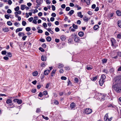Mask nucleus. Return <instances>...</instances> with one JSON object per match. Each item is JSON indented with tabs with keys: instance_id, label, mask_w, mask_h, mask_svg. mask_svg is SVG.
Segmentation results:
<instances>
[{
	"instance_id": "f257e3e1",
	"label": "nucleus",
	"mask_w": 121,
	"mask_h": 121,
	"mask_svg": "<svg viewBox=\"0 0 121 121\" xmlns=\"http://www.w3.org/2000/svg\"><path fill=\"white\" fill-rule=\"evenodd\" d=\"M115 83L112 86V89L115 90L117 93H119L121 91V76L115 77L113 80Z\"/></svg>"
},
{
	"instance_id": "f03ea898",
	"label": "nucleus",
	"mask_w": 121,
	"mask_h": 121,
	"mask_svg": "<svg viewBox=\"0 0 121 121\" xmlns=\"http://www.w3.org/2000/svg\"><path fill=\"white\" fill-rule=\"evenodd\" d=\"M112 117H111L110 118H108V113H106L104 117V120L106 121H110L112 120Z\"/></svg>"
},
{
	"instance_id": "7ed1b4c3",
	"label": "nucleus",
	"mask_w": 121,
	"mask_h": 121,
	"mask_svg": "<svg viewBox=\"0 0 121 121\" xmlns=\"http://www.w3.org/2000/svg\"><path fill=\"white\" fill-rule=\"evenodd\" d=\"M92 112V109L89 108L86 109L84 111L85 113L87 114H90Z\"/></svg>"
},
{
	"instance_id": "20e7f679",
	"label": "nucleus",
	"mask_w": 121,
	"mask_h": 121,
	"mask_svg": "<svg viewBox=\"0 0 121 121\" xmlns=\"http://www.w3.org/2000/svg\"><path fill=\"white\" fill-rule=\"evenodd\" d=\"M98 94L99 96V99H101V100L102 101H104L105 98V96H104L103 94H102L101 93H98Z\"/></svg>"
},
{
	"instance_id": "39448f33",
	"label": "nucleus",
	"mask_w": 121,
	"mask_h": 121,
	"mask_svg": "<svg viewBox=\"0 0 121 121\" xmlns=\"http://www.w3.org/2000/svg\"><path fill=\"white\" fill-rule=\"evenodd\" d=\"M108 107L110 108H115L116 107V106L112 104H109L108 106Z\"/></svg>"
},
{
	"instance_id": "423d86ee",
	"label": "nucleus",
	"mask_w": 121,
	"mask_h": 121,
	"mask_svg": "<svg viewBox=\"0 0 121 121\" xmlns=\"http://www.w3.org/2000/svg\"><path fill=\"white\" fill-rule=\"evenodd\" d=\"M105 81H104L103 80H101L100 79L99 81V84L101 86H102L103 85H104V83Z\"/></svg>"
},
{
	"instance_id": "0eeeda50",
	"label": "nucleus",
	"mask_w": 121,
	"mask_h": 121,
	"mask_svg": "<svg viewBox=\"0 0 121 121\" xmlns=\"http://www.w3.org/2000/svg\"><path fill=\"white\" fill-rule=\"evenodd\" d=\"M57 65H58V67L59 69H60L63 67L64 66L63 64L61 63H58Z\"/></svg>"
},
{
	"instance_id": "6e6552de",
	"label": "nucleus",
	"mask_w": 121,
	"mask_h": 121,
	"mask_svg": "<svg viewBox=\"0 0 121 121\" xmlns=\"http://www.w3.org/2000/svg\"><path fill=\"white\" fill-rule=\"evenodd\" d=\"M75 104L74 102H72L70 104V107L72 109L74 108L75 107Z\"/></svg>"
},
{
	"instance_id": "1a4fd4ad",
	"label": "nucleus",
	"mask_w": 121,
	"mask_h": 121,
	"mask_svg": "<svg viewBox=\"0 0 121 121\" xmlns=\"http://www.w3.org/2000/svg\"><path fill=\"white\" fill-rule=\"evenodd\" d=\"M80 39L79 37L77 36L74 38V40L76 42H78L79 41Z\"/></svg>"
},
{
	"instance_id": "9d476101",
	"label": "nucleus",
	"mask_w": 121,
	"mask_h": 121,
	"mask_svg": "<svg viewBox=\"0 0 121 121\" xmlns=\"http://www.w3.org/2000/svg\"><path fill=\"white\" fill-rule=\"evenodd\" d=\"M82 1L86 3L87 5H89L90 3V1L89 0H82Z\"/></svg>"
},
{
	"instance_id": "9b49d317",
	"label": "nucleus",
	"mask_w": 121,
	"mask_h": 121,
	"mask_svg": "<svg viewBox=\"0 0 121 121\" xmlns=\"http://www.w3.org/2000/svg\"><path fill=\"white\" fill-rule=\"evenodd\" d=\"M2 30L3 31H4V32H7L9 30V29L7 27L5 28H2Z\"/></svg>"
},
{
	"instance_id": "f8f14e48",
	"label": "nucleus",
	"mask_w": 121,
	"mask_h": 121,
	"mask_svg": "<svg viewBox=\"0 0 121 121\" xmlns=\"http://www.w3.org/2000/svg\"><path fill=\"white\" fill-rule=\"evenodd\" d=\"M77 14L78 16L81 18H82L83 17V15L82 14V12H78Z\"/></svg>"
},
{
	"instance_id": "ddd939ff",
	"label": "nucleus",
	"mask_w": 121,
	"mask_h": 121,
	"mask_svg": "<svg viewBox=\"0 0 121 121\" xmlns=\"http://www.w3.org/2000/svg\"><path fill=\"white\" fill-rule=\"evenodd\" d=\"M106 78V76L104 74H102V75L101 76V77L100 80H103L105 81L104 80Z\"/></svg>"
},
{
	"instance_id": "4468645a",
	"label": "nucleus",
	"mask_w": 121,
	"mask_h": 121,
	"mask_svg": "<svg viewBox=\"0 0 121 121\" xmlns=\"http://www.w3.org/2000/svg\"><path fill=\"white\" fill-rule=\"evenodd\" d=\"M50 71L48 69L44 71V74L45 75H47L49 72Z\"/></svg>"
},
{
	"instance_id": "2eb2a0df",
	"label": "nucleus",
	"mask_w": 121,
	"mask_h": 121,
	"mask_svg": "<svg viewBox=\"0 0 121 121\" xmlns=\"http://www.w3.org/2000/svg\"><path fill=\"white\" fill-rule=\"evenodd\" d=\"M36 2L37 3L42 4L43 2V0H36Z\"/></svg>"
},
{
	"instance_id": "dca6fc26",
	"label": "nucleus",
	"mask_w": 121,
	"mask_h": 121,
	"mask_svg": "<svg viewBox=\"0 0 121 121\" xmlns=\"http://www.w3.org/2000/svg\"><path fill=\"white\" fill-rule=\"evenodd\" d=\"M84 34V33L82 31L79 32L78 33V35L80 37L82 36Z\"/></svg>"
},
{
	"instance_id": "f3484780",
	"label": "nucleus",
	"mask_w": 121,
	"mask_h": 121,
	"mask_svg": "<svg viewBox=\"0 0 121 121\" xmlns=\"http://www.w3.org/2000/svg\"><path fill=\"white\" fill-rule=\"evenodd\" d=\"M74 12V11L73 10H71L68 13V14L70 16H71L73 13Z\"/></svg>"
},
{
	"instance_id": "a211bd4d",
	"label": "nucleus",
	"mask_w": 121,
	"mask_h": 121,
	"mask_svg": "<svg viewBox=\"0 0 121 121\" xmlns=\"http://www.w3.org/2000/svg\"><path fill=\"white\" fill-rule=\"evenodd\" d=\"M23 30V28H18L16 30V33L19 31H22Z\"/></svg>"
},
{
	"instance_id": "6ab92c4d",
	"label": "nucleus",
	"mask_w": 121,
	"mask_h": 121,
	"mask_svg": "<svg viewBox=\"0 0 121 121\" xmlns=\"http://www.w3.org/2000/svg\"><path fill=\"white\" fill-rule=\"evenodd\" d=\"M12 102V100L10 99H7L6 101V103L7 104H9L11 103Z\"/></svg>"
},
{
	"instance_id": "aec40b11",
	"label": "nucleus",
	"mask_w": 121,
	"mask_h": 121,
	"mask_svg": "<svg viewBox=\"0 0 121 121\" xmlns=\"http://www.w3.org/2000/svg\"><path fill=\"white\" fill-rule=\"evenodd\" d=\"M60 39L62 41H65L66 39L65 36L64 35H62L60 37Z\"/></svg>"
},
{
	"instance_id": "412c9836",
	"label": "nucleus",
	"mask_w": 121,
	"mask_h": 121,
	"mask_svg": "<svg viewBox=\"0 0 121 121\" xmlns=\"http://www.w3.org/2000/svg\"><path fill=\"white\" fill-rule=\"evenodd\" d=\"M77 36V35L75 33H74L71 35L70 37L73 39Z\"/></svg>"
},
{
	"instance_id": "4be33fe9",
	"label": "nucleus",
	"mask_w": 121,
	"mask_h": 121,
	"mask_svg": "<svg viewBox=\"0 0 121 121\" xmlns=\"http://www.w3.org/2000/svg\"><path fill=\"white\" fill-rule=\"evenodd\" d=\"M73 39L70 37L68 40V43H72L73 42Z\"/></svg>"
},
{
	"instance_id": "5701e85b",
	"label": "nucleus",
	"mask_w": 121,
	"mask_h": 121,
	"mask_svg": "<svg viewBox=\"0 0 121 121\" xmlns=\"http://www.w3.org/2000/svg\"><path fill=\"white\" fill-rule=\"evenodd\" d=\"M116 13L118 16H121V12L119 10H117L116 12Z\"/></svg>"
},
{
	"instance_id": "b1692460",
	"label": "nucleus",
	"mask_w": 121,
	"mask_h": 121,
	"mask_svg": "<svg viewBox=\"0 0 121 121\" xmlns=\"http://www.w3.org/2000/svg\"><path fill=\"white\" fill-rule=\"evenodd\" d=\"M41 60L43 61H45L46 60V57L42 55L41 57Z\"/></svg>"
},
{
	"instance_id": "393cba45",
	"label": "nucleus",
	"mask_w": 121,
	"mask_h": 121,
	"mask_svg": "<svg viewBox=\"0 0 121 121\" xmlns=\"http://www.w3.org/2000/svg\"><path fill=\"white\" fill-rule=\"evenodd\" d=\"M99 27V25H95L93 27V29L95 30H97Z\"/></svg>"
},
{
	"instance_id": "a878e982",
	"label": "nucleus",
	"mask_w": 121,
	"mask_h": 121,
	"mask_svg": "<svg viewBox=\"0 0 121 121\" xmlns=\"http://www.w3.org/2000/svg\"><path fill=\"white\" fill-rule=\"evenodd\" d=\"M18 35L19 36L21 37L22 36H24L25 35V34L23 32H19L18 33Z\"/></svg>"
},
{
	"instance_id": "bb28decb",
	"label": "nucleus",
	"mask_w": 121,
	"mask_h": 121,
	"mask_svg": "<svg viewBox=\"0 0 121 121\" xmlns=\"http://www.w3.org/2000/svg\"><path fill=\"white\" fill-rule=\"evenodd\" d=\"M111 40V41L112 46H113V45H114L115 43V41H116L115 39H113L112 40Z\"/></svg>"
},
{
	"instance_id": "cd10ccee",
	"label": "nucleus",
	"mask_w": 121,
	"mask_h": 121,
	"mask_svg": "<svg viewBox=\"0 0 121 121\" xmlns=\"http://www.w3.org/2000/svg\"><path fill=\"white\" fill-rule=\"evenodd\" d=\"M46 40L48 42L50 41L52 39L51 38L50 36H48L46 38Z\"/></svg>"
},
{
	"instance_id": "c85d7f7f",
	"label": "nucleus",
	"mask_w": 121,
	"mask_h": 121,
	"mask_svg": "<svg viewBox=\"0 0 121 121\" xmlns=\"http://www.w3.org/2000/svg\"><path fill=\"white\" fill-rule=\"evenodd\" d=\"M38 74L37 71H35L33 73V76H37Z\"/></svg>"
},
{
	"instance_id": "c756f323",
	"label": "nucleus",
	"mask_w": 121,
	"mask_h": 121,
	"mask_svg": "<svg viewBox=\"0 0 121 121\" xmlns=\"http://www.w3.org/2000/svg\"><path fill=\"white\" fill-rule=\"evenodd\" d=\"M117 23L118 26L120 28H121V20L118 21Z\"/></svg>"
},
{
	"instance_id": "7c9ffc66",
	"label": "nucleus",
	"mask_w": 121,
	"mask_h": 121,
	"mask_svg": "<svg viewBox=\"0 0 121 121\" xmlns=\"http://www.w3.org/2000/svg\"><path fill=\"white\" fill-rule=\"evenodd\" d=\"M6 55L9 57H11L12 56V54L10 52H8Z\"/></svg>"
},
{
	"instance_id": "2f4dec72",
	"label": "nucleus",
	"mask_w": 121,
	"mask_h": 121,
	"mask_svg": "<svg viewBox=\"0 0 121 121\" xmlns=\"http://www.w3.org/2000/svg\"><path fill=\"white\" fill-rule=\"evenodd\" d=\"M74 29H77L78 28V26L76 25H75L74 24H73L72 25Z\"/></svg>"
},
{
	"instance_id": "473e14b6",
	"label": "nucleus",
	"mask_w": 121,
	"mask_h": 121,
	"mask_svg": "<svg viewBox=\"0 0 121 121\" xmlns=\"http://www.w3.org/2000/svg\"><path fill=\"white\" fill-rule=\"evenodd\" d=\"M25 5H21V9L23 10L25 9Z\"/></svg>"
},
{
	"instance_id": "72a5a7b5",
	"label": "nucleus",
	"mask_w": 121,
	"mask_h": 121,
	"mask_svg": "<svg viewBox=\"0 0 121 121\" xmlns=\"http://www.w3.org/2000/svg\"><path fill=\"white\" fill-rule=\"evenodd\" d=\"M47 65V64H46L44 62H43L41 64V65L42 67H44Z\"/></svg>"
},
{
	"instance_id": "f704fd0d",
	"label": "nucleus",
	"mask_w": 121,
	"mask_h": 121,
	"mask_svg": "<svg viewBox=\"0 0 121 121\" xmlns=\"http://www.w3.org/2000/svg\"><path fill=\"white\" fill-rule=\"evenodd\" d=\"M22 100L21 99H18L17 100V103L18 104H21L22 102Z\"/></svg>"
},
{
	"instance_id": "c9c22d12",
	"label": "nucleus",
	"mask_w": 121,
	"mask_h": 121,
	"mask_svg": "<svg viewBox=\"0 0 121 121\" xmlns=\"http://www.w3.org/2000/svg\"><path fill=\"white\" fill-rule=\"evenodd\" d=\"M83 18L84 21L86 22H87L88 20V18L86 17H84Z\"/></svg>"
},
{
	"instance_id": "e433bc0d",
	"label": "nucleus",
	"mask_w": 121,
	"mask_h": 121,
	"mask_svg": "<svg viewBox=\"0 0 121 121\" xmlns=\"http://www.w3.org/2000/svg\"><path fill=\"white\" fill-rule=\"evenodd\" d=\"M41 107L37 108L36 110V113H39L41 112Z\"/></svg>"
},
{
	"instance_id": "4c0bfd02",
	"label": "nucleus",
	"mask_w": 121,
	"mask_h": 121,
	"mask_svg": "<svg viewBox=\"0 0 121 121\" xmlns=\"http://www.w3.org/2000/svg\"><path fill=\"white\" fill-rule=\"evenodd\" d=\"M7 24L9 26H11L12 25V23L10 21H8L7 22Z\"/></svg>"
},
{
	"instance_id": "58836bf2",
	"label": "nucleus",
	"mask_w": 121,
	"mask_h": 121,
	"mask_svg": "<svg viewBox=\"0 0 121 121\" xmlns=\"http://www.w3.org/2000/svg\"><path fill=\"white\" fill-rule=\"evenodd\" d=\"M19 9V7L18 6H17L16 8H14V10L16 11H18Z\"/></svg>"
},
{
	"instance_id": "ea45409f",
	"label": "nucleus",
	"mask_w": 121,
	"mask_h": 121,
	"mask_svg": "<svg viewBox=\"0 0 121 121\" xmlns=\"http://www.w3.org/2000/svg\"><path fill=\"white\" fill-rule=\"evenodd\" d=\"M30 28L29 27H27L26 28V30L27 31H29L30 30Z\"/></svg>"
},
{
	"instance_id": "a19ab883",
	"label": "nucleus",
	"mask_w": 121,
	"mask_h": 121,
	"mask_svg": "<svg viewBox=\"0 0 121 121\" xmlns=\"http://www.w3.org/2000/svg\"><path fill=\"white\" fill-rule=\"evenodd\" d=\"M103 72L105 73L106 74H107L108 73V70L105 69H104L103 70Z\"/></svg>"
},
{
	"instance_id": "79ce46f5",
	"label": "nucleus",
	"mask_w": 121,
	"mask_h": 121,
	"mask_svg": "<svg viewBox=\"0 0 121 121\" xmlns=\"http://www.w3.org/2000/svg\"><path fill=\"white\" fill-rule=\"evenodd\" d=\"M26 24V22L24 21H23L22 22V25L24 26H25Z\"/></svg>"
},
{
	"instance_id": "37998d69",
	"label": "nucleus",
	"mask_w": 121,
	"mask_h": 121,
	"mask_svg": "<svg viewBox=\"0 0 121 121\" xmlns=\"http://www.w3.org/2000/svg\"><path fill=\"white\" fill-rule=\"evenodd\" d=\"M48 94L47 91H44L43 92V95H46Z\"/></svg>"
},
{
	"instance_id": "c03bdc74",
	"label": "nucleus",
	"mask_w": 121,
	"mask_h": 121,
	"mask_svg": "<svg viewBox=\"0 0 121 121\" xmlns=\"http://www.w3.org/2000/svg\"><path fill=\"white\" fill-rule=\"evenodd\" d=\"M44 74H42L40 76V78L41 79H42L44 77Z\"/></svg>"
},
{
	"instance_id": "a18cd8bd",
	"label": "nucleus",
	"mask_w": 121,
	"mask_h": 121,
	"mask_svg": "<svg viewBox=\"0 0 121 121\" xmlns=\"http://www.w3.org/2000/svg\"><path fill=\"white\" fill-rule=\"evenodd\" d=\"M54 103L56 105H58L59 104L58 101L57 100H54Z\"/></svg>"
},
{
	"instance_id": "49530a36",
	"label": "nucleus",
	"mask_w": 121,
	"mask_h": 121,
	"mask_svg": "<svg viewBox=\"0 0 121 121\" xmlns=\"http://www.w3.org/2000/svg\"><path fill=\"white\" fill-rule=\"evenodd\" d=\"M61 79L62 80H65L66 79V78L64 76H62L61 78Z\"/></svg>"
},
{
	"instance_id": "de8ad7c7",
	"label": "nucleus",
	"mask_w": 121,
	"mask_h": 121,
	"mask_svg": "<svg viewBox=\"0 0 121 121\" xmlns=\"http://www.w3.org/2000/svg\"><path fill=\"white\" fill-rule=\"evenodd\" d=\"M9 14H6L5 15H4V17L5 18L7 19H9V16L8 15Z\"/></svg>"
},
{
	"instance_id": "09e8293b",
	"label": "nucleus",
	"mask_w": 121,
	"mask_h": 121,
	"mask_svg": "<svg viewBox=\"0 0 121 121\" xmlns=\"http://www.w3.org/2000/svg\"><path fill=\"white\" fill-rule=\"evenodd\" d=\"M7 13H12V11L9 9H8L7 10Z\"/></svg>"
},
{
	"instance_id": "8fccbe9b",
	"label": "nucleus",
	"mask_w": 121,
	"mask_h": 121,
	"mask_svg": "<svg viewBox=\"0 0 121 121\" xmlns=\"http://www.w3.org/2000/svg\"><path fill=\"white\" fill-rule=\"evenodd\" d=\"M92 68L90 67L87 66V67L86 69L88 70H90L91 69H92Z\"/></svg>"
},
{
	"instance_id": "3c124183",
	"label": "nucleus",
	"mask_w": 121,
	"mask_h": 121,
	"mask_svg": "<svg viewBox=\"0 0 121 121\" xmlns=\"http://www.w3.org/2000/svg\"><path fill=\"white\" fill-rule=\"evenodd\" d=\"M52 10L53 11H55L56 9V7L55 6L53 5H52Z\"/></svg>"
},
{
	"instance_id": "603ef678",
	"label": "nucleus",
	"mask_w": 121,
	"mask_h": 121,
	"mask_svg": "<svg viewBox=\"0 0 121 121\" xmlns=\"http://www.w3.org/2000/svg\"><path fill=\"white\" fill-rule=\"evenodd\" d=\"M56 71V69L55 70H53L52 71V72L51 73V76H52L53 75H52V74H55Z\"/></svg>"
},
{
	"instance_id": "864d4df0",
	"label": "nucleus",
	"mask_w": 121,
	"mask_h": 121,
	"mask_svg": "<svg viewBox=\"0 0 121 121\" xmlns=\"http://www.w3.org/2000/svg\"><path fill=\"white\" fill-rule=\"evenodd\" d=\"M6 52L5 50L2 51L1 52V54L2 55H6Z\"/></svg>"
},
{
	"instance_id": "5fc2aeb1",
	"label": "nucleus",
	"mask_w": 121,
	"mask_h": 121,
	"mask_svg": "<svg viewBox=\"0 0 121 121\" xmlns=\"http://www.w3.org/2000/svg\"><path fill=\"white\" fill-rule=\"evenodd\" d=\"M33 20V17H31L29 18L28 19V20L30 22H31Z\"/></svg>"
},
{
	"instance_id": "6e6d98bb",
	"label": "nucleus",
	"mask_w": 121,
	"mask_h": 121,
	"mask_svg": "<svg viewBox=\"0 0 121 121\" xmlns=\"http://www.w3.org/2000/svg\"><path fill=\"white\" fill-rule=\"evenodd\" d=\"M42 117L43 118L45 119L46 120H48V118L47 117H45L43 115H42Z\"/></svg>"
},
{
	"instance_id": "4d7b16f0",
	"label": "nucleus",
	"mask_w": 121,
	"mask_h": 121,
	"mask_svg": "<svg viewBox=\"0 0 121 121\" xmlns=\"http://www.w3.org/2000/svg\"><path fill=\"white\" fill-rule=\"evenodd\" d=\"M117 38L120 39H121V34L120 33L118 34L117 35Z\"/></svg>"
},
{
	"instance_id": "13d9d810",
	"label": "nucleus",
	"mask_w": 121,
	"mask_h": 121,
	"mask_svg": "<svg viewBox=\"0 0 121 121\" xmlns=\"http://www.w3.org/2000/svg\"><path fill=\"white\" fill-rule=\"evenodd\" d=\"M74 80L76 83H78L79 81L78 79L77 78H75Z\"/></svg>"
},
{
	"instance_id": "bf43d9fd",
	"label": "nucleus",
	"mask_w": 121,
	"mask_h": 121,
	"mask_svg": "<svg viewBox=\"0 0 121 121\" xmlns=\"http://www.w3.org/2000/svg\"><path fill=\"white\" fill-rule=\"evenodd\" d=\"M39 50L42 52H44V50L42 48L40 47L39 48Z\"/></svg>"
},
{
	"instance_id": "052dcab7",
	"label": "nucleus",
	"mask_w": 121,
	"mask_h": 121,
	"mask_svg": "<svg viewBox=\"0 0 121 121\" xmlns=\"http://www.w3.org/2000/svg\"><path fill=\"white\" fill-rule=\"evenodd\" d=\"M43 96V95L42 93L41 92H40L39 93V94L38 95V96L41 97Z\"/></svg>"
},
{
	"instance_id": "680f3d73",
	"label": "nucleus",
	"mask_w": 121,
	"mask_h": 121,
	"mask_svg": "<svg viewBox=\"0 0 121 121\" xmlns=\"http://www.w3.org/2000/svg\"><path fill=\"white\" fill-rule=\"evenodd\" d=\"M19 24V23L18 22H16L14 23V25L15 26H16L17 27H18L19 26H18V25Z\"/></svg>"
},
{
	"instance_id": "e2e57ef3",
	"label": "nucleus",
	"mask_w": 121,
	"mask_h": 121,
	"mask_svg": "<svg viewBox=\"0 0 121 121\" xmlns=\"http://www.w3.org/2000/svg\"><path fill=\"white\" fill-rule=\"evenodd\" d=\"M77 23L78 24L80 25L81 23V22L80 20H78L77 21Z\"/></svg>"
},
{
	"instance_id": "0e129e2a",
	"label": "nucleus",
	"mask_w": 121,
	"mask_h": 121,
	"mask_svg": "<svg viewBox=\"0 0 121 121\" xmlns=\"http://www.w3.org/2000/svg\"><path fill=\"white\" fill-rule=\"evenodd\" d=\"M39 40L40 41L42 42H44L45 41L44 39L42 38L39 39Z\"/></svg>"
},
{
	"instance_id": "69168bd1",
	"label": "nucleus",
	"mask_w": 121,
	"mask_h": 121,
	"mask_svg": "<svg viewBox=\"0 0 121 121\" xmlns=\"http://www.w3.org/2000/svg\"><path fill=\"white\" fill-rule=\"evenodd\" d=\"M56 31L58 32L60 31V29L58 27H56L55 29Z\"/></svg>"
},
{
	"instance_id": "338daca9",
	"label": "nucleus",
	"mask_w": 121,
	"mask_h": 121,
	"mask_svg": "<svg viewBox=\"0 0 121 121\" xmlns=\"http://www.w3.org/2000/svg\"><path fill=\"white\" fill-rule=\"evenodd\" d=\"M53 17H55L56 16V14L55 13H52L51 15Z\"/></svg>"
},
{
	"instance_id": "774afa93",
	"label": "nucleus",
	"mask_w": 121,
	"mask_h": 121,
	"mask_svg": "<svg viewBox=\"0 0 121 121\" xmlns=\"http://www.w3.org/2000/svg\"><path fill=\"white\" fill-rule=\"evenodd\" d=\"M46 3L47 4H49L50 3V0H47L46 1Z\"/></svg>"
}]
</instances>
